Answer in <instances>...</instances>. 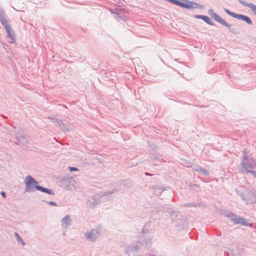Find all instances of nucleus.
Segmentation results:
<instances>
[{"instance_id":"f257e3e1","label":"nucleus","mask_w":256,"mask_h":256,"mask_svg":"<svg viewBox=\"0 0 256 256\" xmlns=\"http://www.w3.org/2000/svg\"><path fill=\"white\" fill-rule=\"evenodd\" d=\"M236 192L246 204L256 203V192H254L243 186L237 188Z\"/></svg>"},{"instance_id":"f03ea898","label":"nucleus","mask_w":256,"mask_h":256,"mask_svg":"<svg viewBox=\"0 0 256 256\" xmlns=\"http://www.w3.org/2000/svg\"><path fill=\"white\" fill-rule=\"evenodd\" d=\"M220 214L228 218L232 222H234L236 224H240L244 226H252V224H248L245 218L238 216L231 212L228 210H222L220 212Z\"/></svg>"},{"instance_id":"7ed1b4c3","label":"nucleus","mask_w":256,"mask_h":256,"mask_svg":"<svg viewBox=\"0 0 256 256\" xmlns=\"http://www.w3.org/2000/svg\"><path fill=\"white\" fill-rule=\"evenodd\" d=\"M166 1L176 4V6H180L182 8H186V9H194V8H200L202 9L203 8V6L200 4L196 3L193 1H190L188 0H182V1L184 2H181L178 1V0H166Z\"/></svg>"},{"instance_id":"20e7f679","label":"nucleus","mask_w":256,"mask_h":256,"mask_svg":"<svg viewBox=\"0 0 256 256\" xmlns=\"http://www.w3.org/2000/svg\"><path fill=\"white\" fill-rule=\"evenodd\" d=\"M26 186V192H34L35 190H37V186H38V182L30 176H27L24 180Z\"/></svg>"},{"instance_id":"39448f33","label":"nucleus","mask_w":256,"mask_h":256,"mask_svg":"<svg viewBox=\"0 0 256 256\" xmlns=\"http://www.w3.org/2000/svg\"><path fill=\"white\" fill-rule=\"evenodd\" d=\"M86 239L91 242H96L100 236V230L94 228L88 230L84 233Z\"/></svg>"},{"instance_id":"423d86ee","label":"nucleus","mask_w":256,"mask_h":256,"mask_svg":"<svg viewBox=\"0 0 256 256\" xmlns=\"http://www.w3.org/2000/svg\"><path fill=\"white\" fill-rule=\"evenodd\" d=\"M242 168L245 170L246 173L251 174L254 178H256V172H254L252 170L255 169L256 168V162H247L246 161L242 162Z\"/></svg>"},{"instance_id":"0eeeda50","label":"nucleus","mask_w":256,"mask_h":256,"mask_svg":"<svg viewBox=\"0 0 256 256\" xmlns=\"http://www.w3.org/2000/svg\"><path fill=\"white\" fill-rule=\"evenodd\" d=\"M212 12V18L217 22H218L220 23L222 25L225 26L226 27L229 28V31L232 33H234V32L230 29L231 25L228 22H226L224 20H223L218 14L214 12V11L210 9L209 10V13Z\"/></svg>"},{"instance_id":"6e6552de","label":"nucleus","mask_w":256,"mask_h":256,"mask_svg":"<svg viewBox=\"0 0 256 256\" xmlns=\"http://www.w3.org/2000/svg\"><path fill=\"white\" fill-rule=\"evenodd\" d=\"M62 185L67 190H72L74 188L76 181L72 177L65 178L62 181Z\"/></svg>"},{"instance_id":"1a4fd4ad","label":"nucleus","mask_w":256,"mask_h":256,"mask_svg":"<svg viewBox=\"0 0 256 256\" xmlns=\"http://www.w3.org/2000/svg\"><path fill=\"white\" fill-rule=\"evenodd\" d=\"M138 242L140 245L144 246L146 248H149L151 246L152 240L149 236H140Z\"/></svg>"},{"instance_id":"9d476101","label":"nucleus","mask_w":256,"mask_h":256,"mask_svg":"<svg viewBox=\"0 0 256 256\" xmlns=\"http://www.w3.org/2000/svg\"><path fill=\"white\" fill-rule=\"evenodd\" d=\"M0 22L6 30L10 27L7 20L5 12L2 8H0Z\"/></svg>"},{"instance_id":"9b49d317","label":"nucleus","mask_w":256,"mask_h":256,"mask_svg":"<svg viewBox=\"0 0 256 256\" xmlns=\"http://www.w3.org/2000/svg\"><path fill=\"white\" fill-rule=\"evenodd\" d=\"M72 223V220L70 218V216L68 214L66 215L61 220V225L62 227L67 228L70 226Z\"/></svg>"},{"instance_id":"f8f14e48","label":"nucleus","mask_w":256,"mask_h":256,"mask_svg":"<svg viewBox=\"0 0 256 256\" xmlns=\"http://www.w3.org/2000/svg\"><path fill=\"white\" fill-rule=\"evenodd\" d=\"M53 122L56 126H59L62 131L70 130V128H68L67 126H65L62 121L60 120L54 118L52 120Z\"/></svg>"},{"instance_id":"ddd939ff","label":"nucleus","mask_w":256,"mask_h":256,"mask_svg":"<svg viewBox=\"0 0 256 256\" xmlns=\"http://www.w3.org/2000/svg\"><path fill=\"white\" fill-rule=\"evenodd\" d=\"M238 2H240L243 6L249 8L254 14L256 15V6L252 3H249L243 0H238Z\"/></svg>"},{"instance_id":"4468645a","label":"nucleus","mask_w":256,"mask_h":256,"mask_svg":"<svg viewBox=\"0 0 256 256\" xmlns=\"http://www.w3.org/2000/svg\"><path fill=\"white\" fill-rule=\"evenodd\" d=\"M6 30L8 36L10 38V42L12 43L14 42L15 41V35L13 30L10 27L8 28V29H6Z\"/></svg>"},{"instance_id":"2eb2a0df","label":"nucleus","mask_w":256,"mask_h":256,"mask_svg":"<svg viewBox=\"0 0 256 256\" xmlns=\"http://www.w3.org/2000/svg\"><path fill=\"white\" fill-rule=\"evenodd\" d=\"M244 154V160L247 162H255L254 160L252 157L248 155V152L246 149H244L243 151Z\"/></svg>"},{"instance_id":"dca6fc26","label":"nucleus","mask_w":256,"mask_h":256,"mask_svg":"<svg viewBox=\"0 0 256 256\" xmlns=\"http://www.w3.org/2000/svg\"><path fill=\"white\" fill-rule=\"evenodd\" d=\"M139 248L140 246L138 245L130 246L125 249V253L130 254L131 252L137 251Z\"/></svg>"},{"instance_id":"f3484780","label":"nucleus","mask_w":256,"mask_h":256,"mask_svg":"<svg viewBox=\"0 0 256 256\" xmlns=\"http://www.w3.org/2000/svg\"><path fill=\"white\" fill-rule=\"evenodd\" d=\"M37 190L50 194L54 195V192L52 190L40 186H37Z\"/></svg>"},{"instance_id":"a211bd4d","label":"nucleus","mask_w":256,"mask_h":256,"mask_svg":"<svg viewBox=\"0 0 256 256\" xmlns=\"http://www.w3.org/2000/svg\"><path fill=\"white\" fill-rule=\"evenodd\" d=\"M154 188V192L156 195L160 194L164 190L163 187L162 186H155Z\"/></svg>"},{"instance_id":"6ab92c4d","label":"nucleus","mask_w":256,"mask_h":256,"mask_svg":"<svg viewBox=\"0 0 256 256\" xmlns=\"http://www.w3.org/2000/svg\"><path fill=\"white\" fill-rule=\"evenodd\" d=\"M194 170L197 171L198 172H200L205 176H208V172L206 170L202 168L199 166H196V168H194Z\"/></svg>"},{"instance_id":"aec40b11","label":"nucleus","mask_w":256,"mask_h":256,"mask_svg":"<svg viewBox=\"0 0 256 256\" xmlns=\"http://www.w3.org/2000/svg\"><path fill=\"white\" fill-rule=\"evenodd\" d=\"M202 20L204 22H205L206 23H207L208 24H209L210 25H211V26L214 25V23L211 20L210 18L208 16H204V18H202Z\"/></svg>"},{"instance_id":"412c9836","label":"nucleus","mask_w":256,"mask_h":256,"mask_svg":"<svg viewBox=\"0 0 256 256\" xmlns=\"http://www.w3.org/2000/svg\"><path fill=\"white\" fill-rule=\"evenodd\" d=\"M149 232V230L148 228H144L142 230V232L140 234V236H146V234H148Z\"/></svg>"},{"instance_id":"4be33fe9","label":"nucleus","mask_w":256,"mask_h":256,"mask_svg":"<svg viewBox=\"0 0 256 256\" xmlns=\"http://www.w3.org/2000/svg\"><path fill=\"white\" fill-rule=\"evenodd\" d=\"M15 235L16 237L17 240L20 243L22 246H25L26 243L20 237V236L18 235V234L16 232L15 233Z\"/></svg>"},{"instance_id":"5701e85b","label":"nucleus","mask_w":256,"mask_h":256,"mask_svg":"<svg viewBox=\"0 0 256 256\" xmlns=\"http://www.w3.org/2000/svg\"><path fill=\"white\" fill-rule=\"evenodd\" d=\"M246 17V16L236 14L234 18L244 21Z\"/></svg>"},{"instance_id":"b1692460","label":"nucleus","mask_w":256,"mask_h":256,"mask_svg":"<svg viewBox=\"0 0 256 256\" xmlns=\"http://www.w3.org/2000/svg\"><path fill=\"white\" fill-rule=\"evenodd\" d=\"M16 138L18 140V144H20V143L21 142V140H26V136L23 134H21L19 136L16 137Z\"/></svg>"},{"instance_id":"393cba45","label":"nucleus","mask_w":256,"mask_h":256,"mask_svg":"<svg viewBox=\"0 0 256 256\" xmlns=\"http://www.w3.org/2000/svg\"><path fill=\"white\" fill-rule=\"evenodd\" d=\"M224 11L228 15L230 16H231L233 17V18H235V16L236 15V13H234L233 12H230V10H228L226 9V8H225L224 9Z\"/></svg>"},{"instance_id":"a878e982","label":"nucleus","mask_w":256,"mask_h":256,"mask_svg":"<svg viewBox=\"0 0 256 256\" xmlns=\"http://www.w3.org/2000/svg\"><path fill=\"white\" fill-rule=\"evenodd\" d=\"M98 201H97L96 199H94V201L92 202H90L89 204V206L92 207H94L98 204Z\"/></svg>"},{"instance_id":"bb28decb","label":"nucleus","mask_w":256,"mask_h":256,"mask_svg":"<svg viewBox=\"0 0 256 256\" xmlns=\"http://www.w3.org/2000/svg\"><path fill=\"white\" fill-rule=\"evenodd\" d=\"M244 22H246L248 24H250V25H252V20L248 16L246 18V20H244Z\"/></svg>"},{"instance_id":"cd10ccee","label":"nucleus","mask_w":256,"mask_h":256,"mask_svg":"<svg viewBox=\"0 0 256 256\" xmlns=\"http://www.w3.org/2000/svg\"><path fill=\"white\" fill-rule=\"evenodd\" d=\"M50 205L52 206H57V204L54 202H46Z\"/></svg>"},{"instance_id":"c85d7f7f","label":"nucleus","mask_w":256,"mask_h":256,"mask_svg":"<svg viewBox=\"0 0 256 256\" xmlns=\"http://www.w3.org/2000/svg\"><path fill=\"white\" fill-rule=\"evenodd\" d=\"M158 162H159V161L156 158H154V159L153 162L154 165H156V166L158 165Z\"/></svg>"},{"instance_id":"c756f323","label":"nucleus","mask_w":256,"mask_h":256,"mask_svg":"<svg viewBox=\"0 0 256 256\" xmlns=\"http://www.w3.org/2000/svg\"><path fill=\"white\" fill-rule=\"evenodd\" d=\"M204 16H202V15H194V18L202 20Z\"/></svg>"},{"instance_id":"7c9ffc66","label":"nucleus","mask_w":256,"mask_h":256,"mask_svg":"<svg viewBox=\"0 0 256 256\" xmlns=\"http://www.w3.org/2000/svg\"><path fill=\"white\" fill-rule=\"evenodd\" d=\"M69 168L70 171H78V168L76 167H70Z\"/></svg>"},{"instance_id":"2f4dec72","label":"nucleus","mask_w":256,"mask_h":256,"mask_svg":"<svg viewBox=\"0 0 256 256\" xmlns=\"http://www.w3.org/2000/svg\"><path fill=\"white\" fill-rule=\"evenodd\" d=\"M112 193V192H106L102 196V198L104 196H107Z\"/></svg>"},{"instance_id":"473e14b6","label":"nucleus","mask_w":256,"mask_h":256,"mask_svg":"<svg viewBox=\"0 0 256 256\" xmlns=\"http://www.w3.org/2000/svg\"><path fill=\"white\" fill-rule=\"evenodd\" d=\"M177 215H178V212H172V215H171V217L172 218V219L174 220V218L176 217V216H177Z\"/></svg>"},{"instance_id":"72a5a7b5","label":"nucleus","mask_w":256,"mask_h":256,"mask_svg":"<svg viewBox=\"0 0 256 256\" xmlns=\"http://www.w3.org/2000/svg\"><path fill=\"white\" fill-rule=\"evenodd\" d=\"M0 194L4 198H5L6 197V194L4 192H0Z\"/></svg>"},{"instance_id":"f704fd0d","label":"nucleus","mask_w":256,"mask_h":256,"mask_svg":"<svg viewBox=\"0 0 256 256\" xmlns=\"http://www.w3.org/2000/svg\"><path fill=\"white\" fill-rule=\"evenodd\" d=\"M116 18L118 20H119V19L122 20V17L119 14H116Z\"/></svg>"},{"instance_id":"c9c22d12","label":"nucleus","mask_w":256,"mask_h":256,"mask_svg":"<svg viewBox=\"0 0 256 256\" xmlns=\"http://www.w3.org/2000/svg\"><path fill=\"white\" fill-rule=\"evenodd\" d=\"M145 174H146V175H150V174H149L148 173H147V172H146V173H145Z\"/></svg>"}]
</instances>
